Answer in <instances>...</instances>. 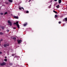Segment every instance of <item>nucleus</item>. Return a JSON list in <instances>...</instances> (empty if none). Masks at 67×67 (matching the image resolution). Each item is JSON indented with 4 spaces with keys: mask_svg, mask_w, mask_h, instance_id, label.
Returning a JSON list of instances; mask_svg holds the SVG:
<instances>
[{
    "mask_svg": "<svg viewBox=\"0 0 67 67\" xmlns=\"http://www.w3.org/2000/svg\"><path fill=\"white\" fill-rule=\"evenodd\" d=\"M19 22L17 21L16 23H14V24H16V25L17 26L18 28H19L20 27V26H19Z\"/></svg>",
    "mask_w": 67,
    "mask_h": 67,
    "instance_id": "nucleus-1",
    "label": "nucleus"
},
{
    "mask_svg": "<svg viewBox=\"0 0 67 67\" xmlns=\"http://www.w3.org/2000/svg\"><path fill=\"white\" fill-rule=\"evenodd\" d=\"M53 12H54V13H57V12H56V11H55V10H53Z\"/></svg>",
    "mask_w": 67,
    "mask_h": 67,
    "instance_id": "nucleus-10",
    "label": "nucleus"
},
{
    "mask_svg": "<svg viewBox=\"0 0 67 67\" xmlns=\"http://www.w3.org/2000/svg\"><path fill=\"white\" fill-rule=\"evenodd\" d=\"M0 65H1V66H4V65H6V63L4 62H3L1 63L0 64Z\"/></svg>",
    "mask_w": 67,
    "mask_h": 67,
    "instance_id": "nucleus-2",
    "label": "nucleus"
},
{
    "mask_svg": "<svg viewBox=\"0 0 67 67\" xmlns=\"http://www.w3.org/2000/svg\"><path fill=\"white\" fill-rule=\"evenodd\" d=\"M5 58H7V57H5Z\"/></svg>",
    "mask_w": 67,
    "mask_h": 67,
    "instance_id": "nucleus-27",
    "label": "nucleus"
},
{
    "mask_svg": "<svg viewBox=\"0 0 67 67\" xmlns=\"http://www.w3.org/2000/svg\"><path fill=\"white\" fill-rule=\"evenodd\" d=\"M54 1H57V0H54Z\"/></svg>",
    "mask_w": 67,
    "mask_h": 67,
    "instance_id": "nucleus-25",
    "label": "nucleus"
},
{
    "mask_svg": "<svg viewBox=\"0 0 67 67\" xmlns=\"http://www.w3.org/2000/svg\"><path fill=\"white\" fill-rule=\"evenodd\" d=\"M4 60L5 62H7V59H5Z\"/></svg>",
    "mask_w": 67,
    "mask_h": 67,
    "instance_id": "nucleus-14",
    "label": "nucleus"
},
{
    "mask_svg": "<svg viewBox=\"0 0 67 67\" xmlns=\"http://www.w3.org/2000/svg\"><path fill=\"white\" fill-rule=\"evenodd\" d=\"M13 29H16V28L15 27H14Z\"/></svg>",
    "mask_w": 67,
    "mask_h": 67,
    "instance_id": "nucleus-22",
    "label": "nucleus"
},
{
    "mask_svg": "<svg viewBox=\"0 0 67 67\" xmlns=\"http://www.w3.org/2000/svg\"><path fill=\"white\" fill-rule=\"evenodd\" d=\"M13 39L14 40H15V39H16V38L15 37H14L13 38Z\"/></svg>",
    "mask_w": 67,
    "mask_h": 67,
    "instance_id": "nucleus-16",
    "label": "nucleus"
},
{
    "mask_svg": "<svg viewBox=\"0 0 67 67\" xmlns=\"http://www.w3.org/2000/svg\"><path fill=\"white\" fill-rule=\"evenodd\" d=\"M0 54H2V52H0Z\"/></svg>",
    "mask_w": 67,
    "mask_h": 67,
    "instance_id": "nucleus-26",
    "label": "nucleus"
},
{
    "mask_svg": "<svg viewBox=\"0 0 67 67\" xmlns=\"http://www.w3.org/2000/svg\"><path fill=\"white\" fill-rule=\"evenodd\" d=\"M51 8V6H50L49 7V8Z\"/></svg>",
    "mask_w": 67,
    "mask_h": 67,
    "instance_id": "nucleus-23",
    "label": "nucleus"
},
{
    "mask_svg": "<svg viewBox=\"0 0 67 67\" xmlns=\"http://www.w3.org/2000/svg\"><path fill=\"white\" fill-rule=\"evenodd\" d=\"M2 34H3V33H2L1 32H0V35H2Z\"/></svg>",
    "mask_w": 67,
    "mask_h": 67,
    "instance_id": "nucleus-13",
    "label": "nucleus"
},
{
    "mask_svg": "<svg viewBox=\"0 0 67 67\" xmlns=\"http://www.w3.org/2000/svg\"><path fill=\"white\" fill-rule=\"evenodd\" d=\"M9 2H12V0H9Z\"/></svg>",
    "mask_w": 67,
    "mask_h": 67,
    "instance_id": "nucleus-11",
    "label": "nucleus"
},
{
    "mask_svg": "<svg viewBox=\"0 0 67 67\" xmlns=\"http://www.w3.org/2000/svg\"><path fill=\"white\" fill-rule=\"evenodd\" d=\"M9 44H4V47H7V46H9Z\"/></svg>",
    "mask_w": 67,
    "mask_h": 67,
    "instance_id": "nucleus-5",
    "label": "nucleus"
},
{
    "mask_svg": "<svg viewBox=\"0 0 67 67\" xmlns=\"http://www.w3.org/2000/svg\"><path fill=\"white\" fill-rule=\"evenodd\" d=\"M61 23V21H59V24H60Z\"/></svg>",
    "mask_w": 67,
    "mask_h": 67,
    "instance_id": "nucleus-19",
    "label": "nucleus"
},
{
    "mask_svg": "<svg viewBox=\"0 0 67 67\" xmlns=\"http://www.w3.org/2000/svg\"><path fill=\"white\" fill-rule=\"evenodd\" d=\"M18 43H19V44H20V43H21V42H22V40H18Z\"/></svg>",
    "mask_w": 67,
    "mask_h": 67,
    "instance_id": "nucleus-4",
    "label": "nucleus"
},
{
    "mask_svg": "<svg viewBox=\"0 0 67 67\" xmlns=\"http://www.w3.org/2000/svg\"><path fill=\"white\" fill-rule=\"evenodd\" d=\"M2 41V39H1V40L0 41Z\"/></svg>",
    "mask_w": 67,
    "mask_h": 67,
    "instance_id": "nucleus-28",
    "label": "nucleus"
},
{
    "mask_svg": "<svg viewBox=\"0 0 67 67\" xmlns=\"http://www.w3.org/2000/svg\"><path fill=\"white\" fill-rule=\"evenodd\" d=\"M7 32H9V30H7Z\"/></svg>",
    "mask_w": 67,
    "mask_h": 67,
    "instance_id": "nucleus-21",
    "label": "nucleus"
},
{
    "mask_svg": "<svg viewBox=\"0 0 67 67\" xmlns=\"http://www.w3.org/2000/svg\"><path fill=\"white\" fill-rule=\"evenodd\" d=\"M5 3H6V4H8V3L7 2H5Z\"/></svg>",
    "mask_w": 67,
    "mask_h": 67,
    "instance_id": "nucleus-24",
    "label": "nucleus"
},
{
    "mask_svg": "<svg viewBox=\"0 0 67 67\" xmlns=\"http://www.w3.org/2000/svg\"><path fill=\"white\" fill-rule=\"evenodd\" d=\"M59 5H58L56 6V7L57 8H59Z\"/></svg>",
    "mask_w": 67,
    "mask_h": 67,
    "instance_id": "nucleus-12",
    "label": "nucleus"
},
{
    "mask_svg": "<svg viewBox=\"0 0 67 67\" xmlns=\"http://www.w3.org/2000/svg\"><path fill=\"white\" fill-rule=\"evenodd\" d=\"M4 29V28L3 27V28H2V29Z\"/></svg>",
    "mask_w": 67,
    "mask_h": 67,
    "instance_id": "nucleus-29",
    "label": "nucleus"
},
{
    "mask_svg": "<svg viewBox=\"0 0 67 67\" xmlns=\"http://www.w3.org/2000/svg\"><path fill=\"white\" fill-rule=\"evenodd\" d=\"M14 18H15V19H19V18L17 16H14Z\"/></svg>",
    "mask_w": 67,
    "mask_h": 67,
    "instance_id": "nucleus-6",
    "label": "nucleus"
},
{
    "mask_svg": "<svg viewBox=\"0 0 67 67\" xmlns=\"http://www.w3.org/2000/svg\"><path fill=\"white\" fill-rule=\"evenodd\" d=\"M29 1H31V0H29Z\"/></svg>",
    "mask_w": 67,
    "mask_h": 67,
    "instance_id": "nucleus-30",
    "label": "nucleus"
},
{
    "mask_svg": "<svg viewBox=\"0 0 67 67\" xmlns=\"http://www.w3.org/2000/svg\"><path fill=\"white\" fill-rule=\"evenodd\" d=\"M22 9H23V10H24V8L23 7H21V8L20 7L19 8V10H22Z\"/></svg>",
    "mask_w": 67,
    "mask_h": 67,
    "instance_id": "nucleus-7",
    "label": "nucleus"
},
{
    "mask_svg": "<svg viewBox=\"0 0 67 67\" xmlns=\"http://www.w3.org/2000/svg\"><path fill=\"white\" fill-rule=\"evenodd\" d=\"M1 15H3V13H1Z\"/></svg>",
    "mask_w": 67,
    "mask_h": 67,
    "instance_id": "nucleus-20",
    "label": "nucleus"
},
{
    "mask_svg": "<svg viewBox=\"0 0 67 67\" xmlns=\"http://www.w3.org/2000/svg\"><path fill=\"white\" fill-rule=\"evenodd\" d=\"M55 17L56 18H57V15H55Z\"/></svg>",
    "mask_w": 67,
    "mask_h": 67,
    "instance_id": "nucleus-18",
    "label": "nucleus"
},
{
    "mask_svg": "<svg viewBox=\"0 0 67 67\" xmlns=\"http://www.w3.org/2000/svg\"><path fill=\"white\" fill-rule=\"evenodd\" d=\"M27 25V23H26L25 24H24L23 25L24 26H26V25Z\"/></svg>",
    "mask_w": 67,
    "mask_h": 67,
    "instance_id": "nucleus-9",
    "label": "nucleus"
},
{
    "mask_svg": "<svg viewBox=\"0 0 67 67\" xmlns=\"http://www.w3.org/2000/svg\"><path fill=\"white\" fill-rule=\"evenodd\" d=\"M8 24H9V25L10 26L12 25V23H11V22L10 21H8Z\"/></svg>",
    "mask_w": 67,
    "mask_h": 67,
    "instance_id": "nucleus-3",
    "label": "nucleus"
},
{
    "mask_svg": "<svg viewBox=\"0 0 67 67\" xmlns=\"http://www.w3.org/2000/svg\"><path fill=\"white\" fill-rule=\"evenodd\" d=\"M29 11H26V13H29Z\"/></svg>",
    "mask_w": 67,
    "mask_h": 67,
    "instance_id": "nucleus-15",
    "label": "nucleus"
},
{
    "mask_svg": "<svg viewBox=\"0 0 67 67\" xmlns=\"http://www.w3.org/2000/svg\"><path fill=\"white\" fill-rule=\"evenodd\" d=\"M8 14V13L7 12H6L5 13V14Z\"/></svg>",
    "mask_w": 67,
    "mask_h": 67,
    "instance_id": "nucleus-17",
    "label": "nucleus"
},
{
    "mask_svg": "<svg viewBox=\"0 0 67 67\" xmlns=\"http://www.w3.org/2000/svg\"><path fill=\"white\" fill-rule=\"evenodd\" d=\"M58 2H59V3H61L62 2L61 0H59Z\"/></svg>",
    "mask_w": 67,
    "mask_h": 67,
    "instance_id": "nucleus-8",
    "label": "nucleus"
}]
</instances>
